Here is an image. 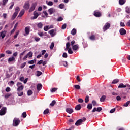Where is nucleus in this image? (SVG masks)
Masks as SVG:
<instances>
[{"mask_svg": "<svg viewBox=\"0 0 130 130\" xmlns=\"http://www.w3.org/2000/svg\"><path fill=\"white\" fill-rule=\"evenodd\" d=\"M20 122H21V121L19 118H14L13 122V126H18L20 124Z\"/></svg>", "mask_w": 130, "mask_h": 130, "instance_id": "1", "label": "nucleus"}, {"mask_svg": "<svg viewBox=\"0 0 130 130\" xmlns=\"http://www.w3.org/2000/svg\"><path fill=\"white\" fill-rule=\"evenodd\" d=\"M86 119L85 117H84L83 119H79L76 122L75 125H76V126H79V125H81L82 123L84 122V121H86Z\"/></svg>", "mask_w": 130, "mask_h": 130, "instance_id": "2", "label": "nucleus"}, {"mask_svg": "<svg viewBox=\"0 0 130 130\" xmlns=\"http://www.w3.org/2000/svg\"><path fill=\"white\" fill-rule=\"evenodd\" d=\"M7 113V107H3L0 110V115L2 116L5 115Z\"/></svg>", "mask_w": 130, "mask_h": 130, "instance_id": "3", "label": "nucleus"}, {"mask_svg": "<svg viewBox=\"0 0 130 130\" xmlns=\"http://www.w3.org/2000/svg\"><path fill=\"white\" fill-rule=\"evenodd\" d=\"M17 85L18 87V88H17L18 92H20V91H23L24 89V86L22 85V83L18 82Z\"/></svg>", "mask_w": 130, "mask_h": 130, "instance_id": "4", "label": "nucleus"}, {"mask_svg": "<svg viewBox=\"0 0 130 130\" xmlns=\"http://www.w3.org/2000/svg\"><path fill=\"white\" fill-rule=\"evenodd\" d=\"M110 28V23L107 22L105 24L104 26H103V30L104 32H105V31H107V30H108Z\"/></svg>", "mask_w": 130, "mask_h": 130, "instance_id": "5", "label": "nucleus"}, {"mask_svg": "<svg viewBox=\"0 0 130 130\" xmlns=\"http://www.w3.org/2000/svg\"><path fill=\"white\" fill-rule=\"evenodd\" d=\"M37 6V2H35V3H32V4L31 5V6L29 10V13L33 12V11H34V10H35V8H36Z\"/></svg>", "mask_w": 130, "mask_h": 130, "instance_id": "6", "label": "nucleus"}, {"mask_svg": "<svg viewBox=\"0 0 130 130\" xmlns=\"http://www.w3.org/2000/svg\"><path fill=\"white\" fill-rule=\"evenodd\" d=\"M23 8L25 10H29V8H30V3H29V1H27L25 3Z\"/></svg>", "mask_w": 130, "mask_h": 130, "instance_id": "7", "label": "nucleus"}, {"mask_svg": "<svg viewBox=\"0 0 130 130\" xmlns=\"http://www.w3.org/2000/svg\"><path fill=\"white\" fill-rule=\"evenodd\" d=\"M16 62V59L15 58V57L12 56L8 58V63H11V62Z\"/></svg>", "mask_w": 130, "mask_h": 130, "instance_id": "8", "label": "nucleus"}, {"mask_svg": "<svg viewBox=\"0 0 130 130\" xmlns=\"http://www.w3.org/2000/svg\"><path fill=\"white\" fill-rule=\"evenodd\" d=\"M94 16L97 17H101V13L98 10H96L94 11Z\"/></svg>", "mask_w": 130, "mask_h": 130, "instance_id": "9", "label": "nucleus"}, {"mask_svg": "<svg viewBox=\"0 0 130 130\" xmlns=\"http://www.w3.org/2000/svg\"><path fill=\"white\" fill-rule=\"evenodd\" d=\"M48 12L50 14V15H52V14L55 13V9L53 8H51L48 9Z\"/></svg>", "mask_w": 130, "mask_h": 130, "instance_id": "10", "label": "nucleus"}, {"mask_svg": "<svg viewBox=\"0 0 130 130\" xmlns=\"http://www.w3.org/2000/svg\"><path fill=\"white\" fill-rule=\"evenodd\" d=\"M126 87H128L129 88L130 85L127 84H126V85H124L123 83H120L118 86V88H126Z\"/></svg>", "mask_w": 130, "mask_h": 130, "instance_id": "11", "label": "nucleus"}, {"mask_svg": "<svg viewBox=\"0 0 130 130\" xmlns=\"http://www.w3.org/2000/svg\"><path fill=\"white\" fill-rule=\"evenodd\" d=\"M66 112H67V113H69V114H72V113L74 112V110L72 108H68L66 109Z\"/></svg>", "mask_w": 130, "mask_h": 130, "instance_id": "12", "label": "nucleus"}, {"mask_svg": "<svg viewBox=\"0 0 130 130\" xmlns=\"http://www.w3.org/2000/svg\"><path fill=\"white\" fill-rule=\"evenodd\" d=\"M39 16V14H38V13L36 12V11H34V17L32 18L33 20H35V19H37V18H38Z\"/></svg>", "mask_w": 130, "mask_h": 130, "instance_id": "13", "label": "nucleus"}, {"mask_svg": "<svg viewBox=\"0 0 130 130\" xmlns=\"http://www.w3.org/2000/svg\"><path fill=\"white\" fill-rule=\"evenodd\" d=\"M25 14V10L24 9H22L20 12L19 13L18 17H22L23 15Z\"/></svg>", "mask_w": 130, "mask_h": 130, "instance_id": "14", "label": "nucleus"}, {"mask_svg": "<svg viewBox=\"0 0 130 130\" xmlns=\"http://www.w3.org/2000/svg\"><path fill=\"white\" fill-rule=\"evenodd\" d=\"M81 108H82V107H81V104H78L77 105H76L75 107V110H81Z\"/></svg>", "mask_w": 130, "mask_h": 130, "instance_id": "15", "label": "nucleus"}, {"mask_svg": "<svg viewBox=\"0 0 130 130\" xmlns=\"http://www.w3.org/2000/svg\"><path fill=\"white\" fill-rule=\"evenodd\" d=\"M17 16H18V12H14L11 17V20H14V19H16Z\"/></svg>", "mask_w": 130, "mask_h": 130, "instance_id": "16", "label": "nucleus"}, {"mask_svg": "<svg viewBox=\"0 0 130 130\" xmlns=\"http://www.w3.org/2000/svg\"><path fill=\"white\" fill-rule=\"evenodd\" d=\"M60 63L61 64H63V66L64 67H65V68H68V62L63 61H61V62H60Z\"/></svg>", "mask_w": 130, "mask_h": 130, "instance_id": "17", "label": "nucleus"}, {"mask_svg": "<svg viewBox=\"0 0 130 130\" xmlns=\"http://www.w3.org/2000/svg\"><path fill=\"white\" fill-rule=\"evenodd\" d=\"M37 89L38 91H40V90H41V89H42V84H38L37 85Z\"/></svg>", "mask_w": 130, "mask_h": 130, "instance_id": "18", "label": "nucleus"}, {"mask_svg": "<svg viewBox=\"0 0 130 130\" xmlns=\"http://www.w3.org/2000/svg\"><path fill=\"white\" fill-rule=\"evenodd\" d=\"M87 108L89 109V110H91V109L93 108V105L92 104H88Z\"/></svg>", "mask_w": 130, "mask_h": 130, "instance_id": "19", "label": "nucleus"}, {"mask_svg": "<svg viewBox=\"0 0 130 130\" xmlns=\"http://www.w3.org/2000/svg\"><path fill=\"white\" fill-rule=\"evenodd\" d=\"M106 99V96L105 95H103L101 98H100V101L101 102H104L105 101V99Z\"/></svg>", "mask_w": 130, "mask_h": 130, "instance_id": "20", "label": "nucleus"}, {"mask_svg": "<svg viewBox=\"0 0 130 130\" xmlns=\"http://www.w3.org/2000/svg\"><path fill=\"white\" fill-rule=\"evenodd\" d=\"M125 2H126V0H119V5H124V4H125Z\"/></svg>", "mask_w": 130, "mask_h": 130, "instance_id": "21", "label": "nucleus"}, {"mask_svg": "<svg viewBox=\"0 0 130 130\" xmlns=\"http://www.w3.org/2000/svg\"><path fill=\"white\" fill-rule=\"evenodd\" d=\"M12 77V74H9V72H7L6 74V79H9Z\"/></svg>", "mask_w": 130, "mask_h": 130, "instance_id": "22", "label": "nucleus"}, {"mask_svg": "<svg viewBox=\"0 0 130 130\" xmlns=\"http://www.w3.org/2000/svg\"><path fill=\"white\" fill-rule=\"evenodd\" d=\"M30 26L26 27L25 28V33H30Z\"/></svg>", "mask_w": 130, "mask_h": 130, "instance_id": "23", "label": "nucleus"}, {"mask_svg": "<svg viewBox=\"0 0 130 130\" xmlns=\"http://www.w3.org/2000/svg\"><path fill=\"white\" fill-rule=\"evenodd\" d=\"M79 47V46L78 45H75L72 46V49L73 50H77Z\"/></svg>", "mask_w": 130, "mask_h": 130, "instance_id": "24", "label": "nucleus"}, {"mask_svg": "<svg viewBox=\"0 0 130 130\" xmlns=\"http://www.w3.org/2000/svg\"><path fill=\"white\" fill-rule=\"evenodd\" d=\"M26 55H27V57L30 58V57H32V56H33V52L30 51Z\"/></svg>", "mask_w": 130, "mask_h": 130, "instance_id": "25", "label": "nucleus"}, {"mask_svg": "<svg viewBox=\"0 0 130 130\" xmlns=\"http://www.w3.org/2000/svg\"><path fill=\"white\" fill-rule=\"evenodd\" d=\"M89 39H90V40H95L96 37L95 36V35H92L89 37Z\"/></svg>", "mask_w": 130, "mask_h": 130, "instance_id": "26", "label": "nucleus"}, {"mask_svg": "<svg viewBox=\"0 0 130 130\" xmlns=\"http://www.w3.org/2000/svg\"><path fill=\"white\" fill-rule=\"evenodd\" d=\"M37 27H39L40 29H41L43 27V24L41 22H39L37 24Z\"/></svg>", "mask_w": 130, "mask_h": 130, "instance_id": "27", "label": "nucleus"}, {"mask_svg": "<svg viewBox=\"0 0 130 130\" xmlns=\"http://www.w3.org/2000/svg\"><path fill=\"white\" fill-rule=\"evenodd\" d=\"M12 96V93H7L5 95V98L6 99H8V98L11 97Z\"/></svg>", "mask_w": 130, "mask_h": 130, "instance_id": "28", "label": "nucleus"}, {"mask_svg": "<svg viewBox=\"0 0 130 130\" xmlns=\"http://www.w3.org/2000/svg\"><path fill=\"white\" fill-rule=\"evenodd\" d=\"M48 113H49V109L47 108L44 111L43 114L46 115V114H48Z\"/></svg>", "mask_w": 130, "mask_h": 130, "instance_id": "29", "label": "nucleus"}, {"mask_svg": "<svg viewBox=\"0 0 130 130\" xmlns=\"http://www.w3.org/2000/svg\"><path fill=\"white\" fill-rule=\"evenodd\" d=\"M8 1H9V0H3L2 1V6L3 7H5V6H6V4H7V3H8Z\"/></svg>", "mask_w": 130, "mask_h": 130, "instance_id": "30", "label": "nucleus"}, {"mask_svg": "<svg viewBox=\"0 0 130 130\" xmlns=\"http://www.w3.org/2000/svg\"><path fill=\"white\" fill-rule=\"evenodd\" d=\"M56 103V101H55V100H53L52 101V103L50 104V106L53 107L54 106Z\"/></svg>", "mask_w": 130, "mask_h": 130, "instance_id": "31", "label": "nucleus"}, {"mask_svg": "<svg viewBox=\"0 0 130 130\" xmlns=\"http://www.w3.org/2000/svg\"><path fill=\"white\" fill-rule=\"evenodd\" d=\"M118 82H119V80L116 79L114 80L112 82V84H117V83H118Z\"/></svg>", "mask_w": 130, "mask_h": 130, "instance_id": "32", "label": "nucleus"}, {"mask_svg": "<svg viewBox=\"0 0 130 130\" xmlns=\"http://www.w3.org/2000/svg\"><path fill=\"white\" fill-rule=\"evenodd\" d=\"M15 11V13H17V14H18L19 12H20V7L18 6L16 7Z\"/></svg>", "mask_w": 130, "mask_h": 130, "instance_id": "33", "label": "nucleus"}, {"mask_svg": "<svg viewBox=\"0 0 130 130\" xmlns=\"http://www.w3.org/2000/svg\"><path fill=\"white\" fill-rule=\"evenodd\" d=\"M92 105L93 106H98V104H97V102L95 100H93L92 101Z\"/></svg>", "mask_w": 130, "mask_h": 130, "instance_id": "34", "label": "nucleus"}, {"mask_svg": "<svg viewBox=\"0 0 130 130\" xmlns=\"http://www.w3.org/2000/svg\"><path fill=\"white\" fill-rule=\"evenodd\" d=\"M33 94V91L31 90H29L27 91L28 96H31Z\"/></svg>", "mask_w": 130, "mask_h": 130, "instance_id": "35", "label": "nucleus"}, {"mask_svg": "<svg viewBox=\"0 0 130 130\" xmlns=\"http://www.w3.org/2000/svg\"><path fill=\"white\" fill-rule=\"evenodd\" d=\"M25 52H26V51H23L22 53H21L19 55V58L20 59H22V58L23 57V55L25 54Z\"/></svg>", "mask_w": 130, "mask_h": 130, "instance_id": "36", "label": "nucleus"}, {"mask_svg": "<svg viewBox=\"0 0 130 130\" xmlns=\"http://www.w3.org/2000/svg\"><path fill=\"white\" fill-rule=\"evenodd\" d=\"M126 13H127L128 14H129V15H130V7H126Z\"/></svg>", "mask_w": 130, "mask_h": 130, "instance_id": "37", "label": "nucleus"}, {"mask_svg": "<svg viewBox=\"0 0 130 130\" xmlns=\"http://www.w3.org/2000/svg\"><path fill=\"white\" fill-rule=\"evenodd\" d=\"M119 33H126V30L124 28H121L119 30Z\"/></svg>", "mask_w": 130, "mask_h": 130, "instance_id": "38", "label": "nucleus"}, {"mask_svg": "<svg viewBox=\"0 0 130 130\" xmlns=\"http://www.w3.org/2000/svg\"><path fill=\"white\" fill-rule=\"evenodd\" d=\"M36 61V60H31L30 61H28V63H29V64H33Z\"/></svg>", "mask_w": 130, "mask_h": 130, "instance_id": "39", "label": "nucleus"}, {"mask_svg": "<svg viewBox=\"0 0 130 130\" xmlns=\"http://www.w3.org/2000/svg\"><path fill=\"white\" fill-rule=\"evenodd\" d=\"M74 88L77 90H80V89H81V86H80L79 85H75Z\"/></svg>", "mask_w": 130, "mask_h": 130, "instance_id": "40", "label": "nucleus"}, {"mask_svg": "<svg viewBox=\"0 0 130 130\" xmlns=\"http://www.w3.org/2000/svg\"><path fill=\"white\" fill-rule=\"evenodd\" d=\"M47 4L48 6H53V2L52 1H49L47 3V1H46Z\"/></svg>", "mask_w": 130, "mask_h": 130, "instance_id": "41", "label": "nucleus"}, {"mask_svg": "<svg viewBox=\"0 0 130 130\" xmlns=\"http://www.w3.org/2000/svg\"><path fill=\"white\" fill-rule=\"evenodd\" d=\"M17 94L19 96V97H22V96H23V95H24V92L22 91L20 92H18Z\"/></svg>", "mask_w": 130, "mask_h": 130, "instance_id": "42", "label": "nucleus"}, {"mask_svg": "<svg viewBox=\"0 0 130 130\" xmlns=\"http://www.w3.org/2000/svg\"><path fill=\"white\" fill-rule=\"evenodd\" d=\"M129 103H130V101H127L126 103L124 104L123 106H124L125 107H127V106H128V105H129Z\"/></svg>", "mask_w": 130, "mask_h": 130, "instance_id": "43", "label": "nucleus"}, {"mask_svg": "<svg viewBox=\"0 0 130 130\" xmlns=\"http://www.w3.org/2000/svg\"><path fill=\"white\" fill-rule=\"evenodd\" d=\"M42 75V72L38 71H37V77H39L40 76H41Z\"/></svg>", "mask_w": 130, "mask_h": 130, "instance_id": "44", "label": "nucleus"}, {"mask_svg": "<svg viewBox=\"0 0 130 130\" xmlns=\"http://www.w3.org/2000/svg\"><path fill=\"white\" fill-rule=\"evenodd\" d=\"M85 103H88V102H89V95H87L85 97Z\"/></svg>", "mask_w": 130, "mask_h": 130, "instance_id": "45", "label": "nucleus"}, {"mask_svg": "<svg viewBox=\"0 0 130 130\" xmlns=\"http://www.w3.org/2000/svg\"><path fill=\"white\" fill-rule=\"evenodd\" d=\"M44 31H48V30H49V26L47 25V26H44Z\"/></svg>", "mask_w": 130, "mask_h": 130, "instance_id": "46", "label": "nucleus"}, {"mask_svg": "<svg viewBox=\"0 0 130 130\" xmlns=\"http://www.w3.org/2000/svg\"><path fill=\"white\" fill-rule=\"evenodd\" d=\"M71 122H74V120L71 119H69L68 120V121L67 122L68 124H69V125H71Z\"/></svg>", "mask_w": 130, "mask_h": 130, "instance_id": "47", "label": "nucleus"}, {"mask_svg": "<svg viewBox=\"0 0 130 130\" xmlns=\"http://www.w3.org/2000/svg\"><path fill=\"white\" fill-rule=\"evenodd\" d=\"M68 53H69V54H73V50H72V48H70L68 49Z\"/></svg>", "mask_w": 130, "mask_h": 130, "instance_id": "48", "label": "nucleus"}, {"mask_svg": "<svg viewBox=\"0 0 130 130\" xmlns=\"http://www.w3.org/2000/svg\"><path fill=\"white\" fill-rule=\"evenodd\" d=\"M26 64L27 63L26 62H24L23 63L21 64V66L20 67L21 69H24Z\"/></svg>", "mask_w": 130, "mask_h": 130, "instance_id": "49", "label": "nucleus"}, {"mask_svg": "<svg viewBox=\"0 0 130 130\" xmlns=\"http://www.w3.org/2000/svg\"><path fill=\"white\" fill-rule=\"evenodd\" d=\"M22 117L23 118H26V117H27V113H26V112H24L22 113Z\"/></svg>", "mask_w": 130, "mask_h": 130, "instance_id": "50", "label": "nucleus"}, {"mask_svg": "<svg viewBox=\"0 0 130 130\" xmlns=\"http://www.w3.org/2000/svg\"><path fill=\"white\" fill-rule=\"evenodd\" d=\"M34 39L35 40V41H36L37 42H38V41H40V38L37 37H35L34 38Z\"/></svg>", "mask_w": 130, "mask_h": 130, "instance_id": "51", "label": "nucleus"}, {"mask_svg": "<svg viewBox=\"0 0 130 130\" xmlns=\"http://www.w3.org/2000/svg\"><path fill=\"white\" fill-rule=\"evenodd\" d=\"M59 8H60V9H64V4H60V5H59Z\"/></svg>", "mask_w": 130, "mask_h": 130, "instance_id": "52", "label": "nucleus"}, {"mask_svg": "<svg viewBox=\"0 0 130 130\" xmlns=\"http://www.w3.org/2000/svg\"><path fill=\"white\" fill-rule=\"evenodd\" d=\"M56 90H57V88L54 87L52 88V89L51 90V92H52V93H53L54 92H55Z\"/></svg>", "mask_w": 130, "mask_h": 130, "instance_id": "53", "label": "nucleus"}, {"mask_svg": "<svg viewBox=\"0 0 130 130\" xmlns=\"http://www.w3.org/2000/svg\"><path fill=\"white\" fill-rule=\"evenodd\" d=\"M1 37H2V39H4L5 38V37L6 36V34L4 33H1L0 35Z\"/></svg>", "mask_w": 130, "mask_h": 130, "instance_id": "54", "label": "nucleus"}, {"mask_svg": "<svg viewBox=\"0 0 130 130\" xmlns=\"http://www.w3.org/2000/svg\"><path fill=\"white\" fill-rule=\"evenodd\" d=\"M11 4V5L9 7V9H10V10H12V9H13V7H14V5H15V3L14 2H12Z\"/></svg>", "mask_w": 130, "mask_h": 130, "instance_id": "55", "label": "nucleus"}, {"mask_svg": "<svg viewBox=\"0 0 130 130\" xmlns=\"http://www.w3.org/2000/svg\"><path fill=\"white\" fill-rule=\"evenodd\" d=\"M53 47H54V43L52 42L50 46V49H53Z\"/></svg>", "mask_w": 130, "mask_h": 130, "instance_id": "56", "label": "nucleus"}, {"mask_svg": "<svg viewBox=\"0 0 130 130\" xmlns=\"http://www.w3.org/2000/svg\"><path fill=\"white\" fill-rule=\"evenodd\" d=\"M62 56L64 58H67V57H68V54H67V53H63Z\"/></svg>", "mask_w": 130, "mask_h": 130, "instance_id": "57", "label": "nucleus"}, {"mask_svg": "<svg viewBox=\"0 0 130 130\" xmlns=\"http://www.w3.org/2000/svg\"><path fill=\"white\" fill-rule=\"evenodd\" d=\"M6 92H10L11 91V88L9 87H7L5 89Z\"/></svg>", "mask_w": 130, "mask_h": 130, "instance_id": "58", "label": "nucleus"}, {"mask_svg": "<svg viewBox=\"0 0 130 130\" xmlns=\"http://www.w3.org/2000/svg\"><path fill=\"white\" fill-rule=\"evenodd\" d=\"M78 102H79V103H83V102H84V100H83V99H78Z\"/></svg>", "mask_w": 130, "mask_h": 130, "instance_id": "59", "label": "nucleus"}, {"mask_svg": "<svg viewBox=\"0 0 130 130\" xmlns=\"http://www.w3.org/2000/svg\"><path fill=\"white\" fill-rule=\"evenodd\" d=\"M18 25H19V23L17 22L14 25L13 30H16V29L17 28V27H18Z\"/></svg>", "mask_w": 130, "mask_h": 130, "instance_id": "60", "label": "nucleus"}, {"mask_svg": "<svg viewBox=\"0 0 130 130\" xmlns=\"http://www.w3.org/2000/svg\"><path fill=\"white\" fill-rule=\"evenodd\" d=\"M101 110H102V108H101V107H98L96 109V111H98V112H100V111H101Z\"/></svg>", "mask_w": 130, "mask_h": 130, "instance_id": "61", "label": "nucleus"}, {"mask_svg": "<svg viewBox=\"0 0 130 130\" xmlns=\"http://www.w3.org/2000/svg\"><path fill=\"white\" fill-rule=\"evenodd\" d=\"M62 20H63V18H62V17H59L57 19L58 22H60V21H62Z\"/></svg>", "mask_w": 130, "mask_h": 130, "instance_id": "62", "label": "nucleus"}, {"mask_svg": "<svg viewBox=\"0 0 130 130\" xmlns=\"http://www.w3.org/2000/svg\"><path fill=\"white\" fill-rule=\"evenodd\" d=\"M114 111H115V108L112 109L110 111V113H113L114 112Z\"/></svg>", "mask_w": 130, "mask_h": 130, "instance_id": "63", "label": "nucleus"}, {"mask_svg": "<svg viewBox=\"0 0 130 130\" xmlns=\"http://www.w3.org/2000/svg\"><path fill=\"white\" fill-rule=\"evenodd\" d=\"M6 53H7V54H11L12 52L10 50H7L6 51Z\"/></svg>", "mask_w": 130, "mask_h": 130, "instance_id": "64", "label": "nucleus"}]
</instances>
